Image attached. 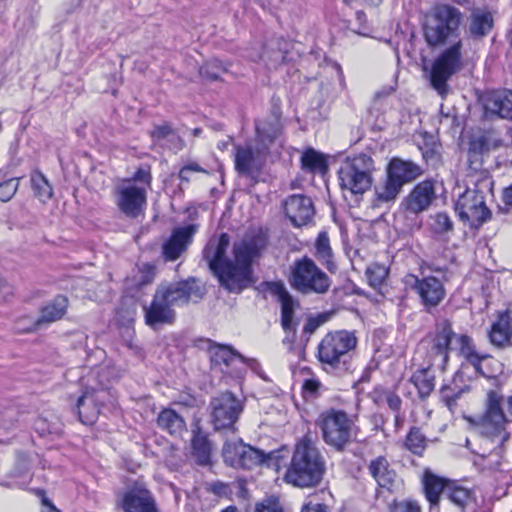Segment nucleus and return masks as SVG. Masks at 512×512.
I'll list each match as a JSON object with an SVG mask.
<instances>
[{
    "label": "nucleus",
    "instance_id": "f257e3e1",
    "mask_svg": "<svg viewBox=\"0 0 512 512\" xmlns=\"http://www.w3.org/2000/svg\"><path fill=\"white\" fill-rule=\"evenodd\" d=\"M229 244V236L223 233L219 238L209 240L203 254L221 285L230 292H240L248 285L251 264L260 255L266 242L261 235L244 236L233 245V260L225 255Z\"/></svg>",
    "mask_w": 512,
    "mask_h": 512
},
{
    "label": "nucleus",
    "instance_id": "f03ea898",
    "mask_svg": "<svg viewBox=\"0 0 512 512\" xmlns=\"http://www.w3.org/2000/svg\"><path fill=\"white\" fill-rule=\"evenodd\" d=\"M201 297L202 291L194 280L163 282L158 285L151 304L144 307L145 322L150 327L171 324L175 320L176 307Z\"/></svg>",
    "mask_w": 512,
    "mask_h": 512
},
{
    "label": "nucleus",
    "instance_id": "7ed1b4c3",
    "mask_svg": "<svg viewBox=\"0 0 512 512\" xmlns=\"http://www.w3.org/2000/svg\"><path fill=\"white\" fill-rule=\"evenodd\" d=\"M325 463L315 442L309 436L297 442L285 480L297 487H313L323 477Z\"/></svg>",
    "mask_w": 512,
    "mask_h": 512
},
{
    "label": "nucleus",
    "instance_id": "20e7f679",
    "mask_svg": "<svg viewBox=\"0 0 512 512\" xmlns=\"http://www.w3.org/2000/svg\"><path fill=\"white\" fill-rule=\"evenodd\" d=\"M151 179L148 170L139 169L133 178L124 180L116 188V205L127 217L137 218L144 213Z\"/></svg>",
    "mask_w": 512,
    "mask_h": 512
},
{
    "label": "nucleus",
    "instance_id": "39448f33",
    "mask_svg": "<svg viewBox=\"0 0 512 512\" xmlns=\"http://www.w3.org/2000/svg\"><path fill=\"white\" fill-rule=\"evenodd\" d=\"M317 426L321 430L323 441L339 452L344 451L358 433L355 421L341 410L330 409L321 413Z\"/></svg>",
    "mask_w": 512,
    "mask_h": 512
},
{
    "label": "nucleus",
    "instance_id": "423d86ee",
    "mask_svg": "<svg viewBox=\"0 0 512 512\" xmlns=\"http://www.w3.org/2000/svg\"><path fill=\"white\" fill-rule=\"evenodd\" d=\"M289 282L292 288L304 295L326 294L332 284L330 277L307 256L294 261Z\"/></svg>",
    "mask_w": 512,
    "mask_h": 512
},
{
    "label": "nucleus",
    "instance_id": "0eeeda50",
    "mask_svg": "<svg viewBox=\"0 0 512 512\" xmlns=\"http://www.w3.org/2000/svg\"><path fill=\"white\" fill-rule=\"evenodd\" d=\"M374 171L375 164L371 156L360 153L347 157L338 170L340 186L352 194H363L372 186Z\"/></svg>",
    "mask_w": 512,
    "mask_h": 512
},
{
    "label": "nucleus",
    "instance_id": "6e6552de",
    "mask_svg": "<svg viewBox=\"0 0 512 512\" xmlns=\"http://www.w3.org/2000/svg\"><path fill=\"white\" fill-rule=\"evenodd\" d=\"M503 395L496 390H489L486 394L485 409L481 416L472 420L475 429L483 436L497 440L503 444L509 438L505 426L508 420L504 414Z\"/></svg>",
    "mask_w": 512,
    "mask_h": 512
},
{
    "label": "nucleus",
    "instance_id": "1a4fd4ad",
    "mask_svg": "<svg viewBox=\"0 0 512 512\" xmlns=\"http://www.w3.org/2000/svg\"><path fill=\"white\" fill-rule=\"evenodd\" d=\"M453 337H455V333L451 322L442 319L436 322L434 331L421 340L418 345V352L424 354L429 366L444 371L449 360Z\"/></svg>",
    "mask_w": 512,
    "mask_h": 512
},
{
    "label": "nucleus",
    "instance_id": "9d476101",
    "mask_svg": "<svg viewBox=\"0 0 512 512\" xmlns=\"http://www.w3.org/2000/svg\"><path fill=\"white\" fill-rule=\"evenodd\" d=\"M462 20V13L459 9L442 4L434 7L427 16L424 27V34L429 45L442 44L452 33H454Z\"/></svg>",
    "mask_w": 512,
    "mask_h": 512
},
{
    "label": "nucleus",
    "instance_id": "9b49d317",
    "mask_svg": "<svg viewBox=\"0 0 512 512\" xmlns=\"http://www.w3.org/2000/svg\"><path fill=\"white\" fill-rule=\"evenodd\" d=\"M222 455L226 464L243 469H252L262 464L271 466L273 460V453L264 454L238 438L224 443Z\"/></svg>",
    "mask_w": 512,
    "mask_h": 512
},
{
    "label": "nucleus",
    "instance_id": "f8f14e48",
    "mask_svg": "<svg viewBox=\"0 0 512 512\" xmlns=\"http://www.w3.org/2000/svg\"><path fill=\"white\" fill-rule=\"evenodd\" d=\"M461 47V41H458L443 51L433 63L430 82L442 97L448 93L447 81L461 69Z\"/></svg>",
    "mask_w": 512,
    "mask_h": 512
},
{
    "label": "nucleus",
    "instance_id": "ddd939ff",
    "mask_svg": "<svg viewBox=\"0 0 512 512\" xmlns=\"http://www.w3.org/2000/svg\"><path fill=\"white\" fill-rule=\"evenodd\" d=\"M357 339L348 331H336L324 336L318 345V358L331 367H337L341 362L346 365L345 358L350 350L354 349Z\"/></svg>",
    "mask_w": 512,
    "mask_h": 512
},
{
    "label": "nucleus",
    "instance_id": "4468645a",
    "mask_svg": "<svg viewBox=\"0 0 512 512\" xmlns=\"http://www.w3.org/2000/svg\"><path fill=\"white\" fill-rule=\"evenodd\" d=\"M243 403L231 392H223L210 401V418L216 430L234 428L243 411Z\"/></svg>",
    "mask_w": 512,
    "mask_h": 512
},
{
    "label": "nucleus",
    "instance_id": "2eb2a0df",
    "mask_svg": "<svg viewBox=\"0 0 512 512\" xmlns=\"http://www.w3.org/2000/svg\"><path fill=\"white\" fill-rule=\"evenodd\" d=\"M63 315L64 296L58 295L41 308L38 318L30 315L17 318L14 329L20 334L34 333L62 319Z\"/></svg>",
    "mask_w": 512,
    "mask_h": 512
},
{
    "label": "nucleus",
    "instance_id": "dca6fc26",
    "mask_svg": "<svg viewBox=\"0 0 512 512\" xmlns=\"http://www.w3.org/2000/svg\"><path fill=\"white\" fill-rule=\"evenodd\" d=\"M455 210L461 220L471 224L480 225L491 216V212L486 206L483 192L477 189H466L459 195L455 203Z\"/></svg>",
    "mask_w": 512,
    "mask_h": 512
},
{
    "label": "nucleus",
    "instance_id": "f3484780",
    "mask_svg": "<svg viewBox=\"0 0 512 512\" xmlns=\"http://www.w3.org/2000/svg\"><path fill=\"white\" fill-rule=\"evenodd\" d=\"M268 147L262 145L246 144L244 146H235V169L236 171L249 177L256 179L266 160Z\"/></svg>",
    "mask_w": 512,
    "mask_h": 512
},
{
    "label": "nucleus",
    "instance_id": "a211bd4d",
    "mask_svg": "<svg viewBox=\"0 0 512 512\" xmlns=\"http://www.w3.org/2000/svg\"><path fill=\"white\" fill-rule=\"evenodd\" d=\"M407 283L418 295L420 303L428 312L437 307L446 296L444 283L435 276L419 278L415 275H408Z\"/></svg>",
    "mask_w": 512,
    "mask_h": 512
},
{
    "label": "nucleus",
    "instance_id": "6ab92c4d",
    "mask_svg": "<svg viewBox=\"0 0 512 512\" xmlns=\"http://www.w3.org/2000/svg\"><path fill=\"white\" fill-rule=\"evenodd\" d=\"M284 211L296 227L307 225L315 214L312 200L302 194L289 196L284 203Z\"/></svg>",
    "mask_w": 512,
    "mask_h": 512
},
{
    "label": "nucleus",
    "instance_id": "aec40b11",
    "mask_svg": "<svg viewBox=\"0 0 512 512\" xmlns=\"http://www.w3.org/2000/svg\"><path fill=\"white\" fill-rule=\"evenodd\" d=\"M481 102L486 115L512 120V91L494 90L483 94Z\"/></svg>",
    "mask_w": 512,
    "mask_h": 512
},
{
    "label": "nucleus",
    "instance_id": "412c9836",
    "mask_svg": "<svg viewBox=\"0 0 512 512\" xmlns=\"http://www.w3.org/2000/svg\"><path fill=\"white\" fill-rule=\"evenodd\" d=\"M502 146V140L494 131H487L480 136L474 137L469 144L468 162L469 166L478 170L482 166V157L492 150Z\"/></svg>",
    "mask_w": 512,
    "mask_h": 512
},
{
    "label": "nucleus",
    "instance_id": "4be33fe9",
    "mask_svg": "<svg viewBox=\"0 0 512 512\" xmlns=\"http://www.w3.org/2000/svg\"><path fill=\"white\" fill-rule=\"evenodd\" d=\"M155 504L151 492L141 484H135L121 495L118 506L124 512H147Z\"/></svg>",
    "mask_w": 512,
    "mask_h": 512
},
{
    "label": "nucleus",
    "instance_id": "5701e85b",
    "mask_svg": "<svg viewBox=\"0 0 512 512\" xmlns=\"http://www.w3.org/2000/svg\"><path fill=\"white\" fill-rule=\"evenodd\" d=\"M105 390L85 392L77 401L79 419L83 424H93L100 414L101 406L108 400Z\"/></svg>",
    "mask_w": 512,
    "mask_h": 512
},
{
    "label": "nucleus",
    "instance_id": "b1692460",
    "mask_svg": "<svg viewBox=\"0 0 512 512\" xmlns=\"http://www.w3.org/2000/svg\"><path fill=\"white\" fill-rule=\"evenodd\" d=\"M423 485L425 496L430 503V512H434L438 507L440 496L443 495L448 500V489L462 488L455 483L449 482L444 478L438 477L430 471H426L423 476Z\"/></svg>",
    "mask_w": 512,
    "mask_h": 512
},
{
    "label": "nucleus",
    "instance_id": "393cba45",
    "mask_svg": "<svg viewBox=\"0 0 512 512\" xmlns=\"http://www.w3.org/2000/svg\"><path fill=\"white\" fill-rule=\"evenodd\" d=\"M196 231L195 225L176 228L171 237L163 245V255L166 260L174 261L186 250Z\"/></svg>",
    "mask_w": 512,
    "mask_h": 512
},
{
    "label": "nucleus",
    "instance_id": "a878e982",
    "mask_svg": "<svg viewBox=\"0 0 512 512\" xmlns=\"http://www.w3.org/2000/svg\"><path fill=\"white\" fill-rule=\"evenodd\" d=\"M423 173L422 168L411 160L394 157L390 160L386 174L396 181L401 187L408 184Z\"/></svg>",
    "mask_w": 512,
    "mask_h": 512
},
{
    "label": "nucleus",
    "instance_id": "bb28decb",
    "mask_svg": "<svg viewBox=\"0 0 512 512\" xmlns=\"http://www.w3.org/2000/svg\"><path fill=\"white\" fill-rule=\"evenodd\" d=\"M435 198L434 186L431 181L417 184L407 198V208L413 213L426 210Z\"/></svg>",
    "mask_w": 512,
    "mask_h": 512
},
{
    "label": "nucleus",
    "instance_id": "cd10ccee",
    "mask_svg": "<svg viewBox=\"0 0 512 512\" xmlns=\"http://www.w3.org/2000/svg\"><path fill=\"white\" fill-rule=\"evenodd\" d=\"M449 504L443 512H476L475 501L470 490L466 488L448 489ZM434 512H439L438 507Z\"/></svg>",
    "mask_w": 512,
    "mask_h": 512
},
{
    "label": "nucleus",
    "instance_id": "c85d7f7f",
    "mask_svg": "<svg viewBox=\"0 0 512 512\" xmlns=\"http://www.w3.org/2000/svg\"><path fill=\"white\" fill-rule=\"evenodd\" d=\"M368 470L379 487L385 488L387 490L392 489L395 482L396 473L391 468L386 457L378 456L372 459L368 465Z\"/></svg>",
    "mask_w": 512,
    "mask_h": 512
},
{
    "label": "nucleus",
    "instance_id": "c756f323",
    "mask_svg": "<svg viewBox=\"0 0 512 512\" xmlns=\"http://www.w3.org/2000/svg\"><path fill=\"white\" fill-rule=\"evenodd\" d=\"M457 342L460 345L461 355L475 368L476 372L485 377H491L485 371L484 366L491 362L492 359L486 355L480 356L476 353L473 341L467 335H460L457 338Z\"/></svg>",
    "mask_w": 512,
    "mask_h": 512
},
{
    "label": "nucleus",
    "instance_id": "7c9ffc66",
    "mask_svg": "<svg viewBox=\"0 0 512 512\" xmlns=\"http://www.w3.org/2000/svg\"><path fill=\"white\" fill-rule=\"evenodd\" d=\"M489 338L491 343L498 348H504L511 344L512 315L510 313L499 316L491 327Z\"/></svg>",
    "mask_w": 512,
    "mask_h": 512
},
{
    "label": "nucleus",
    "instance_id": "2f4dec72",
    "mask_svg": "<svg viewBox=\"0 0 512 512\" xmlns=\"http://www.w3.org/2000/svg\"><path fill=\"white\" fill-rule=\"evenodd\" d=\"M282 132V124L277 115H272L266 120L257 122L256 133L257 141L263 147H267L275 139H277Z\"/></svg>",
    "mask_w": 512,
    "mask_h": 512
},
{
    "label": "nucleus",
    "instance_id": "473e14b6",
    "mask_svg": "<svg viewBox=\"0 0 512 512\" xmlns=\"http://www.w3.org/2000/svg\"><path fill=\"white\" fill-rule=\"evenodd\" d=\"M278 300L281 304V326L283 329L297 328L298 322L294 318L295 307L298 303L291 294L282 286L278 287Z\"/></svg>",
    "mask_w": 512,
    "mask_h": 512
},
{
    "label": "nucleus",
    "instance_id": "72a5a7b5",
    "mask_svg": "<svg viewBox=\"0 0 512 512\" xmlns=\"http://www.w3.org/2000/svg\"><path fill=\"white\" fill-rule=\"evenodd\" d=\"M287 42L270 41L264 48L262 59L270 69H276L278 66L286 62L287 59Z\"/></svg>",
    "mask_w": 512,
    "mask_h": 512
},
{
    "label": "nucleus",
    "instance_id": "f704fd0d",
    "mask_svg": "<svg viewBox=\"0 0 512 512\" xmlns=\"http://www.w3.org/2000/svg\"><path fill=\"white\" fill-rule=\"evenodd\" d=\"M157 423L160 428L174 436H181L186 430L184 419L172 409L162 410L158 415Z\"/></svg>",
    "mask_w": 512,
    "mask_h": 512
},
{
    "label": "nucleus",
    "instance_id": "c9c22d12",
    "mask_svg": "<svg viewBox=\"0 0 512 512\" xmlns=\"http://www.w3.org/2000/svg\"><path fill=\"white\" fill-rule=\"evenodd\" d=\"M315 257L329 272H336L337 265L333 260V252L326 232H321L316 239Z\"/></svg>",
    "mask_w": 512,
    "mask_h": 512
},
{
    "label": "nucleus",
    "instance_id": "e433bc0d",
    "mask_svg": "<svg viewBox=\"0 0 512 512\" xmlns=\"http://www.w3.org/2000/svg\"><path fill=\"white\" fill-rule=\"evenodd\" d=\"M493 27V16L489 11L474 10L470 16V33L476 37H482L490 32Z\"/></svg>",
    "mask_w": 512,
    "mask_h": 512
},
{
    "label": "nucleus",
    "instance_id": "4c0bfd02",
    "mask_svg": "<svg viewBox=\"0 0 512 512\" xmlns=\"http://www.w3.org/2000/svg\"><path fill=\"white\" fill-rule=\"evenodd\" d=\"M403 187L387 175L383 183L375 186V204L380 205L396 200Z\"/></svg>",
    "mask_w": 512,
    "mask_h": 512
},
{
    "label": "nucleus",
    "instance_id": "58836bf2",
    "mask_svg": "<svg viewBox=\"0 0 512 512\" xmlns=\"http://www.w3.org/2000/svg\"><path fill=\"white\" fill-rule=\"evenodd\" d=\"M429 366L427 368L416 371L411 377L412 383L418 390L420 397L424 398L431 394L434 389V375L431 373Z\"/></svg>",
    "mask_w": 512,
    "mask_h": 512
},
{
    "label": "nucleus",
    "instance_id": "ea45409f",
    "mask_svg": "<svg viewBox=\"0 0 512 512\" xmlns=\"http://www.w3.org/2000/svg\"><path fill=\"white\" fill-rule=\"evenodd\" d=\"M301 165L304 170L323 173L327 170V161L323 154L309 148L301 156Z\"/></svg>",
    "mask_w": 512,
    "mask_h": 512
},
{
    "label": "nucleus",
    "instance_id": "a19ab883",
    "mask_svg": "<svg viewBox=\"0 0 512 512\" xmlns=\"http://www.w3.org/2000/svg\"><path fill=\"white\" fill-rule=\"evenodd\" d=\"M193 454L201 465H206L210 461L211 447L205 435L198 432L195 433L192 439Z\"/></svg>",
    "mask_w": 512,
    "mask_h": 512
},
{
    "label": "nucleus",
    "instance_id": "79ce46f5",
    "mask_svg": "<svg viewBox=\"0 0 512 512\" xmlns=\"http://www.w3.org/2000/svg\"><path fill=\"white\" fill-rule=\"evenodd\" d=\"M210 353L211 361L214 365L224 364L228 367L236 358L243 360V357L240 354L236 353L228 346H215L210 350Z\"/></svg>",
    "mask_w": 512,
    "mask_h": 512
},
{
    "label": "nucleus",
    "instance_id": "37998d69",
    "mask_svg": "<svg viewBox=\"0 0 512 512\" xmlns=\"http://www.w3.org/2000/svg\"><path fill=\"white\" fill-rule=\"evenodd\" d=\"M31 186L33 188L35 195L41 201H45L51 198L52 187L42 173L34 171L31 174Z\"/></svg>",
    "mask_w": 512,
    "mask_h": 512
},
{
    "label": "nucleus",
    "instance_id": "c03bdc74",
    "mask_svg": "<svg viewBox=\"0 0 512 512\" xmlns=\"http://www.w3.org/2000/svg\"><path fill=\"white\" fill-rule=\"evenodd\" d=\"M408 450L416 455H421L426 448V438L419 428H412L408 433L405 441Z\"/></svg>",
    "mask_w": 512,
    "mask_h": 512
},
{
    "label": "nucleus",
    "instance_id": "a18cd8bd",
    "mask_svg": "<svg viewBox=\"0 0 512 512\" xmlns=\"http://www.w3.org/2000/svg\"><path fill=\"white\" fill-rule=\"evenodd\" d=\"M224 72H226V67L217 59L207 62L199 69L200 75L209 80H217Z\"/></svg>",
    "mask_w": 512,
    "mask_h": 512
},
{
    "label": "nucleus",
    "instance_id": "49530a36",
    "mask_svg": "<svg viewBox=\"0 0 512 512\" xmlns=\"http://www.w3.org/2000/svg\"><path fill=\"white\" fill-rule=\"evenodd\" d=\"M366 275L369 284L376 288L380 286L388 276V270L385 266L380 264H372L366 270Z\"/></svg>",
    "mask_w": 512,
    "mask_h": 512
},
{
    "label": "nucleus",
    "instance_id": "de8ad7c7",
    "mask_svg": "<svg viewBox=\"0 0 512 512\" xmlns=\"http://www.w3.org/2000/svg\"><path fill=\"white\" fill-rule=\"evenodd\" d=\"M431 228L435 233L443 234L453 229V222L447 213L439 212L431 217Z\"/></svg>",
    "mask_w": 512,
    "mask_h": 512
},
{
    "label": "nucleus",
    "instance_id": "09e8293b",
    "mask_svg": "<svg viewBox=\"0 0 512 512\" xmlns=\"http://www.w3.org/2000/svg\"><path fill=\"white\" fill-rule=\"evenodd\" d=\"M18 189V180L11 178L0 183V200L9 201Z\"/></svg>",
    "mask_w": 512,
    "mask_h": 512
},
{
    "label": "nucleus",
    "instance_id": "8fccbe9b",
    "mask_svg": "<svg viewBox=\"0 0 512 512\" xmlns=\"http://www.w3.org/2000/svg\"><path fill=\"white\" fill-rule=\"evenodd\" d=\"M193 173H208L204 168H202L197 163H189L182 167L179 171V179L182 182H190L192 179Z\"/></svg>",
    "mask_w": 512,
    "mask_h": 512
},
{
    "label": "nucleus",
    "instance_id": "3c124183",
    "mask_svg": "<svg viewBox=\"0 0 512 512\" xmlns=\"http://www.w3.org/2000/svg\"><path fill=\"white\" fill-rule=\"evenodd\" d=\"M391 512H421V508L416 501L404 500L395 502L391 507Z\"/></svg>",
    "mask_w": 512,
    "mask_h": 512
},
{
    "label": "nucleus",
    "instance_id": "603ef678",
    "mask_svg": "<svg viewBox=\"0 0 512 512\" xmlns=\"http://www.w3.org/2000/svg\"><path fill=\"white\" fill-rule=\"evenodd\" d=\"M255 512H284L277 499L268 498L256 505Z\"/></svg>",
    "mask_w": 512,
    "mask_h": 512
},
{
    "label": "nucleus",
    "instance_id": "864d4df0",
    "mask_svg": "<svg viewBox=\"0 0 512 512\" xmlns=\"http://www.w3.org/2000/svg\"><path fill=\"white\" fill-rule=\"evenodd\" d=\"M151 135L157 141H161L164 139L172 140L176 138L174 131L167 124L155 127Z\"/></svg>",
    "mask_w": 512,
    "mask_h": 512
},
{
    "label": "nucleus",
    "instance_id": "5fc2aeb1",
    "mask_svg": "<svg viewBox=\"0 0 512 512\" xmlns=\"http://www.w3.org/2000/svg\"><path fill=\"white\" fill-rule=\"evenodd\" d=\"M385 401L389 408L392 409L393 411L398 412L400 410L402 400L397 394L393 392H386Z\"/></svg>",
    "mask_w": 512,
    "mask_h": 512
},
{
    "label": "nucleus",
    "instance_id": "6e6d98bb",
    "mask_svg": "<svg viewBox=\"0 0 512 512\" xmlns=\"http://www.w3.org/2000/svg\"><path fill=\"white\" fill-rule=\"evenodd\" d=\"M285 332V337L283 338V344L287 347L289 351L294 350V344L296 341V331L297 328L283 329Z\"/></svg>",
    "mask_w": 512,
    "mask_h": 512
},
{
    "label": "nucleus",
    "instance_id": "4d7b16f0",
    "mask_svg": "<svg viewBox=\"0 0 512 512\" xmlns=\"http://www.w3.org/2000/svg\"><path fill=\"white\" fill-rule=\"evenodd\" d=\"M301 512H328V507L322 503L310 501L303 507Z\"/></svg>",
    "mask_w": 512,
    "mask_h": 512
},
{
    "label": "nucleus",
    "instance_id": "13d9d810",
    "mask_svg": "<svg viewBox=\"0 0 512 512\" xmlns=\"http://www.w3.org/2000/svg\"><path fill=\"white\" fill-rule=\"evenodd\" d=\"M12 294V287L0 279V302L6 301Z\"/></svg>",
    "mask_w": 512,
    "mask_h": 512
},
{
    "label": "nucleus",
    "instance_id": "bf43d9fd",
    "mask_svg": "<svg viewBox=\"0 0 512 512\" xmlns=\"http://www.w3.org/2000/svg\"><path fill=\"white\" fill-rule=\"evenodd\" d=\"M321 384L316 379H308L303 384V389L309 393H316L320 388Z\"/></svg>",
    "mask_w": 512,
    "mask_h": 512
},
{
    "label": "nucleus",
    "instance_id": "052dcab7",
    "mask_svg": "<svg viewBox=\"0 0 512 512\" xmlns=\"http://www.w3.org/2000/svg\"><path fill=\"white\" fill-rule=\"evenodd\" d=\"M42 496L44 510L42 512H60L44 495V491H39Z\"/></svg>",
    "mask_w": 512,
    "mask_h": 512
},
{
    "label": "nucleus",
    "instance_id": "680f3d73",
    "mask_svg": "<svg viewBox=\"0 0 512 512\" xmlns=\"http://www.w3.org/2000/svg\"><path fill=\"white\" fill-rule=\"evenodd\" d=\"M319 328L317 322L313 317L309 318L303 327V332L306 334H312Z\"/></svg>",
    "mask_w": 512,
    "mask_h": 512
},
{
    "label": "nucleus",
    "instance_id": "e2e57ef3",
    "mask_svg": "<svg viewBox=\"0 0 512 512\" xmlns=\"http://www.w3.org/2000/svg\"><path fill=\"white\" fill-rule=\"evenodd\" d=\"M503 201L506 205L512 207V185L504 190Z\"/></svg>",
    "mask_w": 512,
    "mask_h": 512
},
{
    "label": "nucleus",
    "instance_id": "0e129e2a",
    "mask_svg": "<svg viewBox=\"0 0 512 512\" xmlns=\"http://www.w3.org/2000/svg\"><path fill=\"white\" fill-rule=\"evenodd\" d=\"M313 319L317 322L318 326L320 327L324 323H326L330 319L329 313H321L318 314L316 317H313Z\"/></svg>",
    "mask_w": 512,
    "mask_h": 512
},
{
    "label": "nucleus",
    "instance_id": "69168bd1",
    "mask_svg": "<svg viewBox=\"0 0 512 512\" xmlns=\"http://www.w3.org/2000/svg\"><path fill=\"white\" fill-rule=\"evenodd\" d=\"M363 1L369 5L376 6V5H379L382 0H363Z\"/></svg>",
    "mask_w": 512,
    "mask_h": 512
},
{
    "label": "nucleus",
    "instance_id": "338daca9",
    "mask_svg": "<svg viewBox=\"0 0 512 512\" xmlns=\"http://www.w3.org/2000/svg\"><path fill=\"white\" fill-rule=\"evenodd\" d=\"M507 405H508V411H509L510 415L512 416V396H510L507 399Z\"/></svg>",
    "mask_w": 512,
    "mask_h": 512
},
{
    "label": "nucleus",
    "instance_id": "774afa93",
    "mask_svg": "<svg viewBox=\"0 0 512 512\" xmlns=\"http://www.w3.org/2000/svg\"><path fill=\"white\" fill-rule=\"evenodd\" d=\"M499 464H500V463H499V461L497 460L494 464H488V465H487V468H489V469H498Z\"/></svg>",
    "mask_w": 512,
    "mask_h": 512
}]
</instances>
